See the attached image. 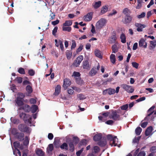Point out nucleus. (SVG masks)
<instances>
[{
  "label": "nucleus",
  "instance_id": "nucleus-43",
  "mask_svg": "<svg viewBox=\"0 0 156 156\" xmlns=\"http://www.w3.org/2000/svg\"><path fill=\"white\" fill-rule=\"evenodd\" d=\"M18 71L19 73L21 74H25L24 69L22 67L18 69Z\"/></svg>",
  "mask_w": 156,
  "mask_h": 156
},
{
  "label": "nucleus",
  "instance_id": "nucleus-37",
  "mask_svg": "<svg viewBox=\"0 0 156 156\" xmlns=\"http://www.w3.org/2000/svg\"><path fill=\"white\" fill-rule=\"evenodd\" d=\"M38 107L36 105H33L31 108V111L32 113L35 112L38 109Z\"/></svg>",
  "mask_w": 156,
  "mask_h": 156
},
{
  "label": "nucleus",
  "instance_id": "nucleus-33",
  "mask_svg": "<svg viewBox=\"0 0 156 156\" xmlns=\"http://www.w3.org/2000/svg\"><path fill=\"white\" fill-rule=\"evenodd\" d=\"M66 26H64L63 25L62 27V30L63 31H67L68 32H70L71 30V27H66Z\"/></svg>",
  "mask_w": 156,
  "mask_h": 156
},
{
  "label": "nucleus",
  "instance_id": "nucleus-27",
  "mask_svg": "<svg viewBox=\"0 0 156 156\" xmlns=\"http://www.w3.org/2000/svg\"><path fill=\"white\" fill-rule=\"evenodd\" d=\"M60 147L62 150L64 149L67 150L68 149V144L66 143H63L61 145H60Z\"/></svg>",
  "mask_w": 156,
  "mask_h": 156
},
{
  "label": "nucleus",
  "instance_id": "nucleus-6",
  "mask_svg": "<svg viewBox=\"0 0 156 156\" xmlns=\"http://www.w3.org/2000/svg\"><path fill=\"white\" fill-rule=\"evenodd\" d=\"M133 16L130 15L125 16L122 20V22L124 24H129L132 20Z\"/></svg>",
  "mask_w": 156,
  "mask_h": 156
},
{
  "label": "nucleus",
  "instance_id": "nucleus-30",
  "mask_svg": "<svg viewBox=\"0 0 156 156\" xmlns=\"http://www.w3.org/2000/svg\"><path fill=\"white\" fill-rule=\"evenodd\" d=\"M122 13L125 15V16H126L130 15L131 12L130 10L128 8H126L123 9Z\"/></svg>",
  "mask_w": 156,
  "mask_h": 156
},
{
  "label": "nucleus",
  "instance_id": "nucleus-45",
  "mask_svg": "<svg viewBox=\"0 0 156 156\" xmlns=\"http://www.w3.org/2000/svg\"><path fill=\"white\" fill-rule=\"evenodd\" d=\"M11 133L12 135L16 136L18 133V132H17L16 129L14 128L12 129Z\"/></svg>",
  "mask_w": 156,
  "mask_h": 156
},
{
  "label": "nucleus",
  "instance_id": "nucleus-8",
  "mask_svg": "<svg viewBox=\"0 0 156 156\" xmlns=\"http://www.w3.org/2000/svg\"><path fill=\"white\" fill-rule=\"evenodd\" d=\"M122 86L123 88L128 93H132L134 91V89L133 87L129 85L123 84L122 85Z\"/></svg>",
  "mask_w": 156,
  "mask_h": 156
},
{
  "label": "nucleus",
  "instance_id": "nucleus-25",
  "mask_svg": "<svg viewBox=\"0 0 156 156\" xmlns=\"http://www.w3.org/2000/svg\"><path fill=\"white\" fill-rule=\"evenodd\" d=\"M112 53H115L117 52L118 51V48L117 45L115 44H114L112 46Z\"/></svg>",
  "mask_w": 156,
  "mask_h": 156
},
{
  "label": "nucleus",
  "instance_id": "nucleus-64",
  "mask_svg": "<svg viewBox=\"0 0 156 156\" xmlns=\"http://www.w3.org/2000/svg\"><path fill=\"white\" fill-rule=\"evenodd\" d=\"M145 153L144 151H140L137 154V156H145Z\"/></svg>",
  "mask_w": 156,
  "mask_h": 156
},
{
  "label": "nucleus",
  "instance_id": "nucleus-12",
  "mask_svg": "<svg viewBox=\"0 0 156 156\" xmlns=\"http://www.w3.org/2000/svg\"><path fill=\"white\" fill-rule=\"evenodd\" d=\"M30 107L29 105L25 104L22 106H21L18 108V110H23L25 112H28L30 111Z\"/></svg>",
  "mask_w": 156,
  "mask_h": 156
},
{
  "label": "nucleus",
  "instance_id": "nucleus-49",
  "mask_svg": "<svg viewBox=\"0 0 156 156\" xmlns=\"http://www.w3.org/2000/svg\"><path fill=\"white\" fill-rule=\"evenodd\" d=\"M53 149V146L52 144H50L48 145V148L47 149V151H51Z\"/></svg>",
  "mask_w": 156,
  "mask_h": 156
},
{
  "label": "nucleus",
  "instance_id": "nucleus-42",
  "mask_svg": "<svg viewBox=\"0 0 156 156\" xmlns=\"http://www.w3.org/2000/svg\"><path fill=\"white\" fill-rule=\"evenodd\" d=\"M108 89V94L109 95H111L114 94L115 93V89L111 88H109Z\"/></svg>",
  "mask_w": 156,
  "mask_h": 156
},
{
  "label": "nucleus",
  "instance_id": "nucleus-29",
  "mask_svg": "<svg viewBox=\"0 0 156 156\" xmlns=\"http://www.w3.org/2000/svg\"><path fill=\"white\" fill-rule=\"evenodd\" d=\"M155 106H152L148 110V112H150L148 114V116H150L152 115L154 112V109Z\"/></svg>",
  "mask_w": 156,
  "mask_h": 156
},
{
  "label": "nucleus",
  "instance_id": "nucleus-26",
  "mask_svg": "<svg viewBox=\"0 0 156 156\" xmlns=\"http://www.w3.org/2000/svg\"><path fill=\"white\" fill-rule=\"evenodd\" d=\"M69 147V150L71 152H73L74 150V146L73 142H70L68 143Z\"/></svg>",
  "mask_w": 156,
  "mask_h": 156
},
{
  "label": "nucleus",
  "instance_id": "nucleus-34",
  "mask_svg": "<svg viewBox=\"0 0 156 156\" xmlns=\"http://www.w3.org/2000/svg\"><path fill=\"white\" fill-rule=\"evenodd\" d=\"M108 9V7L106 5L103 6L101 11V13L102 14H104L106 12Z\"/></svg>",
  "mask_w": 156,
  "mask_h": 156
},
{
  "label": "nucleus",
  "instance_id": "nucleus-56",
  "mask_svg": "<svg viewBox=\"0 0 156 156\" xmlns=\"http://www.w3.org/2000/svg\"><path fill=\"white\" fill-rule=\"evenodd\" d=\"M20 145V143L19 142H15L13 143V146L16 149Z\"/></svg>",
  "mask_w": 156,
  "mask_h": 156
},
{
  "label": "nucleus",
  "instance_id": "nucleus-17",
  "mask_svg": "<svg viewBox=\"0 0 156 156\" xmlns=\"http://www.w3.org/2000/svg\"><path fill=\"white\" fill-rule=\"evenodd\" d=\"M139 46L140 47H143L144 48H146L147 46V43L145 42L144 39H141L140 40L139 43Z\"/></svg>",
  "mask_w": 156,
  "mask_h": 156
},
{
  "label": "nucleus",
  "instance_id": "nucleus-61",
  "mask_svg": "<svg viewBox=\"0 0 156 156\" xmlns=\"http://www.w3.org/2000/svg\"><path fill=\"white\" fill-rule=\"evenodd\" d=\"M59 43L61 50H63L64 49V46L62 41L61 40H59Z\"/></svg>",
  "mask_w": 156,
  "mask_h": 156
},
{
  "label": "nucleus",
  "instance_id": "nucleus-55",
  "mask_svg": "<svg viewBox=\"0 0 156 156\" xmlns=\"http://www.w3.org/2000/svg\"><path fill=\"white\" fill-rule=\"evenodd\" d=\"M72 45L71 46V50L74 48L76 46V44L75 41L74 40L72 41Z\"/></svg>",
  "mask_w": 156,
  "mask_h": 156
},
{
  "label": "nucleus",
  "instance_id": "nucleus-63",
  "mask_svg": "<svg viewBox=\"0 0 156 156\" xmlns=\"http://www.w3.org/2000/svg\"><path fill=\"white\" fill-rule=\"evenodd\" d=\"M83 148H82L81 149L76 152V154L77 156H80L81 153L83 150Z\"/></svg>",
  "mask_w": 156,
  "mask_h": 156
},
{
  "label": "nucleus",
  "instance_id": "nucleus-32",
  "mask_svg": "<svg viewBox=\"0 0 156 156\" xmlns=\"http://www.w3.org/2000/svg\"><path fill=\"white\" fill-rule=\"evenodd\" d=\"M26 91L29 93L31 94L33 92V89L31 86L30 85L27 86L26 88Z\"/></svg>",
  "mask_w": 156,
  "mask_h": 156
},
{
  "label": "nucleus",
  "instance_id": "nucleus-58",
  "mask_svg": "<svg viewBox=\"0 0 156 156\" xmlns=\"http://www.w3.org/2000/svg\"><path fill=\"white\" fill-rule=\"evenodd\" d=\"M132 66L133 67L137 69L139 66V64L136 62H133L132 63Z\"/></svg>",
  "mask_w": 156,
  "mask_h": 156
},
{
  "label": "nucleus",
  "instance_id": "nucleus-40",
  "mask_svg": "<svg viewBox=\"0 0 156 156\" xmlns=\"http://www.w3.org/2000/svg\"><path fill=\"white\" fill-rule=\"evenodd\" d=\"M77 98L80 100H84L86 98V97L83 94H80L77 95Z\"/></svg>",
  "mask_w": 156,
  "mask_h": 156
},
{
  "label": "nucleus",
  "instance_id": "nucleus-14",
  "mask_svg": "<svg viewBox=\"0 0 156 156\" xmlns=\"http://www.w3.org/2000/svg\"><path fill=\"white\" fill-rule=\"evenodd\" d=\"M135 25L136 27H137L136 30L138 32L142 31L143 28H144L146 27L145 25L138 23H136Z\"/></svg>",
  "mask_w": 156,
  "mask_h": 156
},
{
  "label": "nucleus",
  "instance_id": "nucleus-48",
  "mask_svg": "<svg viewBox=\"0 0 156 156\" xmlns=\"http://www.w3.org/2000/svg\"><path fill=\"white\" fill-rule=\"evenodd\" d=\"M73 76L76 77V78H78L80 77V74L79 72L74 71L73 73Z\"/></svg>",
  "mask_w": 156,
  "mask_h": 156
},
{
  "label": "nucleus",
  "instance_id": "nucleus-19",
  "mask_svg": "<svg viewBox=\"0 0 156 156\" xmlns=\"http://www.w3.org/2000/svg\"><path fill=\"white\" fill-rule=\"evenodd\" d=\"M55 92L54 93V94L55 96L58 95L61 92V86L59 85H57L55 87Z\"/></svg>",
  "mask_w": 156,
  "mask_h": 156
},
{
  "label": "nucleus",
  "instance_id": "nucleus-53",
  "mask_svg": "<svg viewBox=\"0 0 156 156\" xmlns=\"http://www.w3.org/2000/svg\"><path fill=\"white\" fill-rule=\"evenodd\" d=\"M128 107V105L127 104L124 105L121 107V109L122 110H126Z\"/></svg>",
  "mask_w": 156,
  "mask_h": 156
},
{
  "label": "nucleus",
  "instance_id": "nucleus-50",
  "mask_svg": "<svg viewBox=\"0 0 156 156\" xmlns=\"http://www.w3.org/2000/svg\"><path fill=\"white\" fill-rule=\"evenodd\" d=\"M141 137V136H138L137 137H135L133 140V143H138Z\"/></svg>",
  "mask_w": 156,
  "mask_h": 156
},
{
  "label": "nucleus",
  "instance_id": "nucleus-57",
  "mask_svg": "<svg viewBox=\"0 0 156 156\" xmlns=\"http://www.w3.org/2000/svg\"><path fill=\"white\" fill-rule=\"evenodd\" d=\"M114 123V121H113L112 120H109L108 121H107L105 123L108 125H112L113 124V123Z\"/></svg>",
  "mask_w": 156,
  "mask_h": 156
},
{
  "label": "nucleus",
  "instance_id": "nucleus-16",
  "mask_svg": "<svg viewBox=\"0 0 156 156\" xmlns=\"http://www.w3.org/2000/svg\"><path fill=\"white\" fill-rule=\"evenodd\" d=\"M83 68L84 69H86L88 70L90 69V66L88 61L86 60L83 62Z\"/></svg>",
  "mask_w": 156,
  "mask_h": 156
},
{
  "label": "nucleus",
  "instance_id": "nucleus-38",
  "mask_svg": "<svg viewBox=\"0 0 156 156\" xmlns=\"http://www.w3.org/2000/svg\"><path fill=\"white\" fill-rule=\"evenodd\" d=\"M142 129L140 127H137L135 130L136 134L137 135H139L142 131Z\"/></svg>",
  "mask_w": 156,
  "mask_h": 156
},
{
  "label": "nucleus",
  "instance_id": "nucleus-39",
  "mask_svg": "<svg viewBox=\"0 0 156 156\" xmlns=\"http://www.w3.org/2000/svg\"><path fill=\"white\" fill-rule=\"evenodd\" d=\"M110 59L112 63L113 64L115 63V55L112 54L110 56Z\"/></svg>",
  "mask_w": 156,
  "mask_h": 156
},
{
  "label": "nucleus",
  "instance_id": "nucleus-22",
  "mask_svg": "<svg viewBox=\"0 0 156 156\" xmlns=\"http://www.w3.org/2000/svg\"><path fill=\"white\" fill-rule=\"evenodd\" d=\"M36 153L38 156H44V153L41 149H36Z\"/></svg>",
  "mask_w": 156,
  "mask_h": 156
},
{
  "label": "nucleus",
  "instance_id": "nucleus-52",
  "mask_svg": "<svg viewBox=\"0 0 156 156\" xmlns=\"http://www.w3.org/2000/svg\"><path fill=\"white\" fill-rule=\"evenodd\" d=\"M150 151L152 153H155L156 152V147L152 146L150 148Z\"/></svg>",
  "mask_w": 156,
  "mask_h": 156
},
{
  "label": "nucleus",
  "instance_id": "nucleus-59",
  "mask_svg": "<svg viewBox=\"0 0 156 156\" xmlns=\"http://www.w3.org/2000/svg\"><path fill=\"white\" fill-rule=\"evenodd\" d=\"M145 15V13L144 12H142L140 15L137 16V17L139 19L144 18Z\"/></svg>",
  "mask_w": 156,
  "mask_h": 156
},
{
  "label": "nucleus",
  "instance_id": "nucleus-28",
  "mask_svg": "<svg viewBox=\"0 0 156 156\" xmlns=\"http://www.w3.org/2000/svg\"><path fill=\"white\" fill-rule=\"evenodd\" d=\"M79 141V139L77 136H73V140L71 142H73V144L76 145L77 144Z\"/></svg>",
  "mask_w": 156,
  "mask_h": 156
},
{
  "label": "nucleus",
  "instance_id": "nucleus-60",
  "mask_svg": "<svg viewBox=\"0 0 156 156\" xmlns=\"http://www.w3.org/2000/svg\"><path fill=\"white\" fill-rule=\"evenodd\" d=\"M94 150L95 153H97L100 151L99 148L97 146H95L94 147Z\"/></svg>",
  "mask_w": 156,
  "mask_h": 156
},
{
  "label": "nucleus",
  "instance_id": "nucleus-20",
  "mask_svg": "<svg viewBox=\"0 0 156 156\" xmlns=\"http://www.w3.org/2000/svg\"><path fill=\"white\" fill-rule=\"evenodd\" d=\"M101 5V2L100 1L95 2L92 4L93 7L95 9H97L100 7Z\"/></svg>",
  "mask_w": 156,
  "mask_h": 156
},
{
  "label": "nucleus",
  "instance_id": "nucleus-21",
  "mask_svg": "<svg viewBox=\"0 0 156 156\" xmlns=\"http://www.w3.org/2000/svg\"><path fill=\"white\" fill-rule=\"evenodd\" d=\"M102 138V134L99 133L95 135L94 136L93 139L95 141H99Z\"/></svg>",
  "mask_w": 156,
  "mask_h": 156
},
{
  "label": "nucleus",
  "instance_id": "nucleus-36",
  "mask_svg": "<svg viewBox=\"0 0 156 156\" xmlns=\"http://www.w3.org/2000/svg\"><path fill=\"white\" fill-rule=\"evenodd\" d=\"M72 21L71 20H66L65 23L63 24L64 26H71L72 24Z\"/></svg>",
  "mask_w": 156,
  "mask_h": 156
},
{
  "label": "nucleus",
  "instance_id": "nucleus-51",
  "mask_svg": "<svg viewBox=\"0 0 156 156\" xmlns=\"http://www.w3.org/2000/svg\"><path fill=\"white\" fill-rule=\"evenodd\" d=\"M58 27L57 26L55 27L52 30V34L55 36H56V33L57 32Z\"/></svg>",
  "mask_w": 156,
  "mask_h": 156
},
{
  "label": "nucleus",
  "instance_id": "nucleus-1",
  "mask_svg": "<svg viewBox=\"0 0 156 156\" xmlns=\"http://www.w3.org/2000/svg\"><path fill=\"white\" fill-rule=\"evenodd\" d=\"M25 97V94L21 92L18 93L15 100V105L19 107L23 105L24 102L26 101L24 99Z\"/></svg>",
  "mask_w": 156,
  "mask_h": 156
},
{
  "label": "nucleus",
  "instance_id": "nucleus-18",
  "mask_svg": "<svg viewBox=\"0 0 156 156\" xmlns=\"http://www.w3.org/2000/svg\"><path fill=\"white\" fill-rule=\"evenodd\" d=\"M16 137L20 141H22L24 140V134L23 133H18Z\"/></svg>",
  "mask_w": 156,
  "mask_h": 156
},
{
  "label": "nucleus",
  "instance_id": "nucleus-10",
  "mask_svg": "<svg viewBox=\"0 0 156 156\" xmlns=\"http://www.w3.org/2000/svg\"><path fill=\"white\" fill-rule=\"evenodd\" d=\"M71 83L70 80L68 78H65L64 80L63 87L65 90H66L69 86Z\"/></svg>",
  "mask_w": 156,
  "mask_h": 156
},
{
  "label": "nucleus",
  "instance_id": "nucleus-41",
  "mask_svg": "<svg viewBox=\"0 0 156 156\" xmlns=\"http://www.w3.org/2000/svg\"><path fill=\"white\" fill-rule=\"evenodd\" d=\"M29 140L27 136H26L25 137V140L23 142V144L24 145H27L29 143Z\"/></svg>",
  "mask_w": 156,
  "mask_h": 156
},
{
  "label": "nucleus",
  "instance_id": "nucleus-13",
  "mask_svg": "<svg viewBox=\"0 0 156 156\" xmlns=\"http://www.w3.org/2000/svg\"><path fill=\"white\" fill-rule=\"evenodd\" d=\"M107 144L105 137H103L98 143V144L101 147L105 146Z\"/></svg>",
  "mask_w": 156,
  "mask_h": 156
},
{
  "label": "nucleus",
  "instance_id": "nucleus-3",
  "mask_svg": "<svg viewBox=\"0 0 156 156\" xmlns=\"http://www.w3.org/2000/svg\"><path fill=\"white\" fill-rule=\"evenodd\" d=\"M116 110H112L111 113L109 115V118L115 121L119 120L120 119V116Z\"/></svg>",
  "mask_w": 156,
  "mask_h": 156
},
{
  "label": "nucleus",
  "instance_id": "nucleus-9",
  "mask_svg": "<svg viewBox=\"0 0 156 156\" xmlns=\"http://www.w3.org/2000/svg\"><path fill=\"white\" fill-rule=\"evenodd\" d=\"M100 68V65L98 63V65L97 67H93L90 71L89 73V75L91 76H93L95 75L97 73Z\"/></svg>",
  "mask_w": 156,
  "mask_h": 156
},
{
  "label": "nucleus",
  "instance_id": "nucleus-5",
  "mask_svg": "<svg viewBox=\"0 0 156 156\" xmlns=\"http://www.w3.org/2000/svg\"><path fill=\"white\" fill-rule=\"evenodd\" d=\"M19 130L23 132L29 133V128L24 124H21L18 126Z\"/></svg>",
  "mask_w": 156,
  "mask_h": 156
},
{
  "label": "nucleus",
  "instance_id": "nucleus-15",
  "mask_svg": "<svg viewBox=\"0 0 156 156\" xmlns=\"http://www.w3.org/2000/svg\"><path fill=\"white\" fill-rule=\"evenodd\" d=\"M93 13L90 12L88 13L86 15L84 16V20L86 21H90L92 18Z\"/></svg>",
  "mask_w": 156,
  "mask_h": 156
},
{
  "label": "nucleus",
  "instance_id": "nucleus-23",
  "mask_svg": "<svg viewBox=\"0 0 156 156\" xmlns=\"http://www.w3.org/2000/svg\"><path fill=\"white\" fill-rule=\"evenodd\" d=\"M116 39V35H113L109 38V42L110 43H114L115 42Z\"/></svg>",
  "mask_w": 156,
  "mask_h": 156
},
{
  "label": "nucleus",
  "instance_id": "nucleus-4",
  "mask_svg": "<svg viewBox=\"0 0 156 156\" xmlns=\"http://www.w3.org/2000/svg\"><path fill=\"white\" fill-rule=\"evenodd\" d=\"M106 23V20L104 18H101L97 22L96 28L98 29H100L105 26Z\"/></svg>",
  "mask_w": 156,
  "mask_h": 156
},
{
  "label": "nucleus",
  "instance_id": "nucleus-7",
  "mask_svg": "<svg viewBox=\"0 0 156 156\" xmlns=\"http://www.w3.org/2000/svg\"><path fill=\"white\" fill-rule=\"evenodd\" d=\"M83 59V56L82 55H80L78 56L76 60L74 61L73 65L76 67H78L80 65V63Z\"/></svg>",
  "mask_w": 156,
  "mask_h": 156
},
{
  "label": "nucleus",
  "instance_id": "nucleus-44",
  "mask_svg": "<svg viewBox=\"0 0 156 156\" xmlns=\"http://www.w3.org/2000/svg\"><path fill=\"white\" fill-rule=\"evenodd\" d=\"M28 73L30 76H33L35 74V71L33 69H30L28 70Z\"/></svg>",
  "mask_w": 156,
  "mask_h": 156
},
{
  "label": "nucleus",
  "instance_id": "nucleus-11",
  "mask_svg": "<svg viewBox=\"0 0 156 156\" xmlns=\"http://www.w3.org/2000/svg\"><path fill=\"white\" fill-rule=\"evenodd\" d=\"M118 139L117 138L116 136H114V138L111 140V142H109L110 145L111 146H117L119 147H120V144H117Z\"/></svg>",
  "mask_w": 156,
  "mask_h": 156
},
{
  "label": "nucleus",
  "instance_id": "nucleus-47",
  "mask_svg": "<svg viewBox=\"0 0 156 156\" xmlns=\"http://www.w3.org/2000/svg\"><path fill=\"white\" fill-rule=\"evenodd\" d=\"M15 80L17 81L18 83H21L23 81V78L20 77H17Z\"/></svg>",
  "mask_w": 156,
  "mask_h": 156
},
{
  "label": "nucleus",
  "instance_id": "nucleus-62",
  "mask_svg": "<svg viewBox=\"0 0 156 156\" xmlns=\"http://www.w3.org/2000/svg\"><path fill=\"white\" fill-rule=\"evenodd\" d=\"M83 46L82 45H80L79 47L77 49L76 52L78 53L80 52L83 48Z\"/></svg>",
  "mask_w": 156,
  "mask_h": 156
},
{
  "label": "nucleus",
  "instance_id": "nucleus-46",
  "mask_svg": "<svg viewBox=\"0 0 156 156\" xmlns=\"http://www.w3.org/2000/svg\"><path fill=\"white\" fill-rule=\"evenodd\" d=\"M114 138V137H113L111 134H108L107 136V140L110 142H111V140H113Z\"/></svg>",
  "mask_w": 156,
  "mask_h": 156
},
{
  "label": "nucleus",
  "instance_id": "nucleus-2",
  "mask_svg": "<svg viewBox=\"0 0 156 156\" xmlns=\"http://www.w3.org/2000/svg\"><path fill=\"white\" fill-rule=\"evenodd\" d=\"M19 116L21 119H22L25 123L28 122L30 124L32 123V118L29 114H27L23 112L19 113Z\"/></svg>",
  "mask_w": 156,
  "mask_h": 156
},
{
  "label": "nucleus",
  "instance_id": "nucleus-31",
  "mask_svg": "<svg viewBox=\"0 0 156 156\" xmlns=\"http://www.w3.org/2000/svg\"><path fill=\"white\" fill-rule=\"evenodd\" d=\"M76 82L77 83L80 85H82L83 83V80L80 77L75 78Z\"/></svg>",
  "mask_w": 156,
  "mask_h": 156
},
{
  "label": "nucleus",
  "instance_id": "nucleus-35",
  "mask_svg": "<svg viewBox=\"0 0 156 156\" xmlns=\"http://www.w3.org/2000/svg\"><path fill=\"white\" fill-rule=\"evenodd\" d=\"M120 38L121 39V41L123 43L126 42V36L124 34H122L120 36Z\"/></svg>",
  "mask_w": 156,
  "mask_h": 156
},
{
  "label": "nucleus",
  "instance_id": "nucleus-24",
  "mask_svg": "<svg viewBox=\"0 0 156 156\" xmlns=\"http://www.w3.org/2000/svg\"><path fill=\"white\" fill-rule=\"evenodd\" d=\"M95 56L100 58H102V56L101 54V51L98 49H95L94 51Z\"/></svg>",
  "mask_w": 156,
  "mask_h": 156
},
{
  "label": "nucleus",
  "instance_id": "nucleus-54",
  "mask_svg": "<svg viewBox=\"0 0 156 156\" xmlns=\"http://www.w3.org/2000/svg\"><path fill=\"white\" fill-rule=\"evenodd\" d=\"M50 12H51V13L50 15V16L51 17L50 19L51 20H53L55 18V14L53 13L52 12L51 10H50Z\"/></svg>",
  "mask_w": 156,
  "mask_h": 156
}]
</instances>
